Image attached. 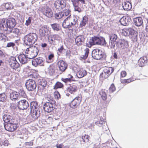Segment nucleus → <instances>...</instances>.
Returning a JSON list of instances; mask_svg holds the SVG:
<instances>
[{"instance_id": "de8ad7c7", "label": "nucleus", "mask_w": 148, "mask_h": 148, "mask_svg": "<svg viewBox=\"0 0 148 148\" xmlns=\"http://www.w3.org/2000/svg\"><path fill=\"white\" fill-rule=\"evenodd\" d=\"M62 12H63V14L64 17L69 15L68 16H69V17L70 18V16H71L70 14L71 11L70 10H65Z\"/></svg>"}, {"instance_id": "79ce46f5", "label": "nucleus", "mask_w": 148, "mask_h": 148, "mask_svg": "<svg viewBox=\"0 0 148 148\" xmlns=\"http://www.w3.org/2000/svg\"><path fill=\"white\" fill-rule=\"evenodd\" d=\"M31 110H38V104L36 102L32 101L30 104Z\"/></svg>"}, {"instance_id": "a211bd4d", "label": "nucleus", "mask_w": 148, "mask_h": 148, "mask_svg": "<svg viewBox=\"0 0 148 148\" xmlns=\"http://www.w3.org/2000/svg\"><path fill=\"white\" fill-rule=\"evenodd\" d=\"M8 27L7 24V22H5V19H1L0 23V28L1 30L3 32L7 31Z\"/></svg>"}, {"instance_id": "f8f14e48", "label": "nucleus", "mask_w": 148, "mask_h": 148, "mask_svg": "<svg viewBox=\"0 0 148 148\" xmlns=\"http://www.w3.org/2000/svg\"><path fill=\"white\" fill-rule=\"evenodd\" d=\"M75 24V22L74 23L71 21L69 16H68L64 21L62 25L64 28H69Z\"/></svg>"}, {"instance_id": "864d4df0", "label": "nucleus", "mask_w": 148, "mask_h": 148, "mask_svg": "<svg viewBox=\"0 0 148 148\" xmlns=\"http://www.w3.org/2000/svg\"><path fill=\"white\" fill-rule=\"evenodd\" d=\"M54 96L56 99H58L60 98V95L58 91L56 90L54 92Z\"/></svg>"}, {"instance_id": "6ab92c4d", "label": "nucleus", "mask_w": 148, "mask_h": 148, "mask_svg": "<svg viewBox=\"0 0 148 148\" xmlns=\"http://www.w3.org/2000/svg\"><path fill=\"white\" fill-rule=\"evenodd\" d=\"M110 40L111 45V48H114L115 46L114 42H116L118 37L116 35L114 34H111L109 36Z\"/></svg>"}, {"instance_id": "2eb2a0df", "label": "nucleus", "mask_w": 148, "mask_h": 148, "mask_svg": "<svg viewBox=\"0 0 148 148\" xmlns=\"http://www.w3.org/2000/svg\"><path fill=\"white\" fill-rule=\"evenodd\" d=\"M89 135L85 134L78 138V142L81 144H84L86 143H87L88 142L89 140Z\"/></svg>"}, {"instance_id": "4c0bfd02", "label": "nucleus", "mask_w": 148, "mask_h": 148, "mask_svg": "<svg viewBox=\"0 0 148 148\" xmlns=\"http://www.w3.org/2000/svg\"><path fill=\"white\" fill-rule=\"evenodd\" d=\"M51 40L52 41L55 40L60 41L61 39V37L58 34H53L51 36Z\"/></svg>"}, {"instance_id": "ddd939ff", "label": "nucleus", "mask_w": 148, "mask_h": 148, "mask_svg": "<svg viewBox=\"0 0 148 148\" xmlns=\"http://www.w3.org/2000/svg\"><path fill=\"white\" fill-rule=\"evenodd\" d=\"M29 106L28 102L26 100H21L18 102V106L20 109L23 110L26 109Z\"/></svg>"}, {"instance_id": "f3484780", "label": "nucleus", "mask_w": 148, "mask_h": 148, "mask_svg": "<svg viewBox=\"0 0 148 148\" xmlns=\"http://www.w3.org/2000/svg\"><path fill=\"white\" fill-rule=\"evenodd\" d=\"M78 90L77 85L75 84H72L70 85L69 86L66 88V91L71 94H74Z\"/></svg>"}, {"instance_id": "6e6552de", "label": "nucleus", "mask_w": 148, "mask_h": 148, "mask_svg": "<svg viewBox=\"0 0 148 148\" xmlns=\"http://www.w3.org/2000/svg\"><path fill=\"white\" fill-rule=\"evenodd\" d=\"M27 89L29 91H32L36 89V84L35 81L32 79L27 80L25 83Z\"/></svg>"}, {"instance_id": "5fc2aeb1", "label": "nucleus", "mask_w": 148, "mask_h": 148, "mask_svg": "<svg viewBox=\"0 0 148 148\" xmlns=\"http://www.w3.org/2000/svg\"><path fill=\"white\" fill-rule=\"evenodd\" d=\"M19 94L21 96L24 98H25L27 96L25 91L23 89L20 90Z\"/></svg>"}, {"instance_id": "e2e57ef3", "label": "nucleus", "mask_w": 148, "mask_h": 148, "mask_svg": "<svg viewBox=\"0 0 148 148\" xmlns=\"http://www.w3.org/2000/svg\"><path fill=\"white\" fill-rule=\"evenodd\" d=\"M15 45V43L12 42L8 43L7 45V47H13Z\"/></svg>"}, {"instance_id": "4468645a", "label": "nucleus", "mask_w": 148, "mask_h": 148, "mask_svg": "<svg viewBox=\"0 0 148 148\" xmlns=\"http://www.w3.org/2000/svg\"><path fill=\"white\" fill-rule=\"evenodd\" d=\"M58 65L60 71L63 72L67 69V65L63 60H60L58 62Z\"/></svg>"}, {"instance_id": "0e129e2a", "label": "nucleus", "mask_w": 148, "mask_h": 148, "mask_svg": "<svg viewBox=\"0 0 148 148\" xmlns=\"http://www.w3.org/2000/svg\"><path fill=\"white\" fill-rule=\"evenodd\" d=\"M67 78H69V79H70L71 81H73L74 80L73 79V77L72 76V75H71V74H68L67 75Z\"/></svg>"}, {"instance_id": "473e14b6", "label": "nucleus", "mask_w": 148, "mask_h": 148, "mask_svg": "<svg viewBox=\"0 0 148 148\" xmlns=\"http://www.w3.org/2000/svg\"><path fill=\"white\" fill-rule=\"evenodd\" d=\"M136 79L132 77L127 79H121L120 81L122 84H127L134 81Z\"/></svg>"}, {"instance_id": "ea45409f", "label": "nucleus", "mask_w": 148, "mask_h": 148, "mask_svg": "<svg viewBox=\"0 0 148 148\" xmlns=\"http://www.w3.org/2000/svg\"><path fill=\"white\" fill-rule=\"evenodd\" d=\"M64 86L62 83L59 82H57L54 86L53 89L56 90L58 88H62L64 87Z\"/></svg>"}, {"instance_id": "c756f323", "label": "nucleus", "mask_w": 148, "mask_h": 148, "mask_svg": "<svg viewBox=\"0 0 148 148\" xmlns=\"http://www.w3.org/2000/svg\"><path fill=\"white\" fill-rule=\"evenodd\" d=\"M7 33L8 34H10L11 33H13L16 35L18 36L21 34L20 30L18 28H13L11 29L10 30H8Z\"/></svg>"}, {"instance_id": "f257e3e1", "label": "nucleus", "mask_w": 148, "mask_h": 148, "mask_svg": "<svg viewBox=\"0 0 148 148\" xmlns=\"http://www.w3.org/2000/svg\"><path fill=\"white\" fill-rule=\"evenodd\" d=\"M37 35L34 33H30L25 36L24 41L27 45H31L33 44L37 41Z\"/></svg>"}, {"instance_id": "338daca9", "label": "nucleus", "mask_w": 148, "mask_h": 148, "mask_svg": "<svg viewBox=\"0 0 148 148\" xmlns=\"http://www.w3.org/2000/svg\"><path fill=\"white\" fill-rule=\"evenodd\" d=\"M147 22L145 24V30L148 33V19H146Z\"/></svg>"}, {"instance_id": "c9c22d12", "label": "nucleus", "mask_w": 148, "mask_h": 148, "mask_svg": "<svg viewBox=\"0 0 148 148\" xmlns=\"http://www.w3.org/2000/svg\"><path fill=\"white\" fill-rule=\"evenodd\" d=\"M99 94L100 95L103 101H106L107 99V95L105 90L102 89L99 92Z\"/></svg>"}, {"instance_id": "1a4fd4ad", "label": "nucleus", "mask_w": 148, "mask_h": 148, "mask_svg": "<svg viewBox=\"0 0 148 148\" xmlns=\"http://www.w3.org/2000/svg\"><path fill=\"white\" fill-rule=\"evenodd\" d=\"M91 39L94 45L97 44L104 45H106L105 40L103 37H97L94 36L92 37Z\"/></svg>"}, {"instance_id": "8fccbe9b", "label": "nucleus", "mask_w": 148, "mask_h": 148, "mask_svg": "<svg viewBox=\"0 0 148 148\" xmlns=\"http://www.w3.org/2000/svg\"><path fill=\"white\" fill-rule=\"evenodd\" d=\"M54 58V55L53 54H50L48 57V58L47 59V62L49 63L52 62L53 61V58Z\"/></svg>"}, {"instance_id": "423d86ee", "label": "nucleus", "mask_w": 148, "mask_h": 148, "mask_svg": "<svg viewBox=\"0 0 148 148\" xmlns=\"http://www.w3.org/2000/svg\"><path fill=\"white\" fill-rule=\"evenodd\" d=\"M82 97L81 95H79L74 99L69 104L70 107L75 109L79 106L82 100Z\"/></svg>"}, {"instance_id": "dca6fc26", "label": "nucleus", "mask_w": 148, "mask_h": 148, "mask_svg": "<svg viewBox=\"0 0 148 148\" xmlns=\"http://www.w3.org/2000/svg\"><path fill=\"white\" fill-rule=\"evenodd\" d=\"M7 24L10 29L14 28L16 24L15 19L13 18H10L6 20Z\"/></svg>"}, {"instance_id": "e433bc0d", "label": "nucleus", "mask_w": 148, "mask_h": 148, "mask_svg": "<svg viewBox=\"0 0 148 148\" xmlns=\"http://www.w3.org/2000/svg\"><path fill=\"white\" fill-rule=\"evenodd\" d=\"M89 49L88 48H86L84 50L85 52L82 55L80 56V58L84 60L86 59L88 57L89 53Z\"/></svg>"}, {"instance_id": "b1692460", "label": "nucleus", "mask_w": 148, "mask_h": 148, "mask_svg": "<svg viewBox=\"0 0 148 148\" xmlns=\"http://www.w3.org/2000/svg\"><path fill=\"white\" fill-rule=\"evenodd\" d=\"M85 38L83 35H79L77 36L75 39L76 44L78 46L80 45L84 42Z\"/></svg>"}, {"instance_id": "774afa93", "label": "nucleus", "mask_w": 148, "mask_h": 148, "mask_svg": "<svg viewBox=\"0 0 148 148\" xmlns=\"http://www.w3.org/2000/svg\"><path fill=\"white\" fill-rule=\"evenodd\" d=\"M63 146V144L62 143L60 144H57L56 146L57 148H62Z\"/></svg>"}, {"instance_id": "9d476101", "label": "nucleus", "mask_w": 148, "mask_h": 148, "mask_svg": "<svg viewBox=\"0 0 148 148\" xmlns=\"http://www.w3.org/2000/svg\"><path fill=\"white\" fill-rule=\"evenodd\" d=\"M56 103L46 102L43 105L44 111L47 112H50L55 108Z\"/></svg>"}, {"instance_id": "c85d7f7f", "label": "nucleus", "mask_w": 148, "mask_h": 148, "mask_svg": "<svg viewBox=\"0 0 148 148\" xmlns=\"http://www.w3.org/2000/svg\"><path fill=\"white\" fill-rule=\"evenodd\" d=\"M56 67L55 65L52 64L50 65L48 68V73L51 75H54L55 74Z\"/></svg>"}, {"instance_id": "6e6d98bb", "label": "nucleus", "mask_w": 148, "mask_h": 148, "mask_svg": "<svg viewBox=\"0 0 148 148\" xmlns=\"http://www.w3.org/2000/svg\"><path fill=\"white\" fill-rule=\"evenodd\" d=\"M53 117L48 116L46 120V122L49 124L51 123L53 120Z\"/></svg>"}, {"instance_id": "2f4dec72", "label": "nucleus", "mask_w": 148, "mask_h": 148, "mask_svg": "<svg viewBox=\"0 0 148 148\" xmlns=\"http://www.w3.org/2000/svg\"><path fill=\"white\" fill-rule=\"evenodd\" d=\"M87 74L86 71L83 69H80L77 73V75L79 78H81L86 75Z\"/></svg>"}, {"instance_id": "20e7f679", "label": "nucleus", "mask_w": 148, "mask_h": 148, "mask_svg": "<svg viewBox=\"0 0 148 148\" xmlns=\"http://www.w3.org/2000/svg\"><path fill=\"white\" fill-rule=\"evenodd\" d=\"M114 70L113 67L105 66L102 72L100 74V78L102 79L107 78L113 72Z\"/></svg>"}, {"instance_id": "a878e982", "label": "nucleus", "mask_w": 148, "mask_h": 148, "mask_svg": "<svg viewBox=\"0 0 148 148\" xmlns=\"http://www.w3.org/2000/svg\"><path fill=\"white\" fill-rule=\"evenodd\" d=\"M131 21L130 18L128 16L123 17L119 20L121 24L123 25L126 26Z\"/></svg>"}, {"instance_id": "f03ea898", "label": "nucleus", "mask_w": 148, "mask_h": 148, "mask_svg": "<svg viewBox=\"0 0 148 148\" xmlns=\"http://www.w3.org/2000/svg\"><path fill=\"white\" fill-rule=\"evenodd\" d=\"M39 52L37 47L34 46H30L27 48L25 51V53L27 54L29 59H32L35 57L38 54Z\"/></svg>"}, {"instance_id": "a19ab883", "label": "nucleus", "mask_w": 148, "mask_h": 148, "mask_svg": "<svg viewBox=\"0 0 148 148\" xmlns=\"http://www.w3.org/2000/svg\"><path fill=\"white\" fill-rule=\"evenodd\" d=\"M88 21V18L86 16H84L83 18L82 21L80 23V26L81 27H83L86 25V24Z\"/></svg>"}, {"instance_id": "7ed1b4c3", "label": "nucleus", "mask_w": 148, "mask_h": 148, "mask_svg": "<svg viewBox=\"0 0 148 148\" xmlns=\"http://www.w3.org/2000/svg\"><path fill=\"white\" fill-rule=\"evenodd\" d=\"M92 56L95 59L105 60L106 57V53L98 49H94L92 52Z\"/></svg>"}, {"instance_id": "69168bd1", "label": "nucleus", "mask_w": 148, "mask_h": 148, "mask_svg": "<svg viewBox=\"0 0 148 148\" xmlns=\"http://www.w3.org/2000/svg\"><path fill=\"white\" fill-rule=\"evenodd\" d=\"M9 143H8V140H5L3 142V146H8V145H9Z\"/></svg>"}, {"instance_id": "a18cd8bd", "label": "nucleus", "mask_w": 148, "mask_h": 148, "mask_svg": "<svg viewBox=\"0 0 148 148\" xmlns=\"http://www.w3.org/2000/svg\"><path fill=\"white\" fill-rule=\"evenodd\" d=\"M55 16V18L58 19H60L63 17H64L63 14L62 12H60L56 13Z\"/></svg>"}, {"instance_id": "13d9d810", "label": "nucleus", "mask_w": 148, "mask_h": 148, "mask_svg": "<svg viewBox=\"0 0 148 148\" xmlns=\"http://www.w3.org/2000/svg\"><path fill=\"white\" fill-rule=\"evenodd\" d=\"M94 45L91 39L90 40V41L88 43H86V46L89 48H90L92 46Z\"/></svg>"}, {"instance_id": "4d7b16f0", "label": "nucleus", "mask_w": 148, "mask_h": 148, "mask_svg": "<svg viewBox=\"0 0 148 148\" xmlns=\"http://www.w3.org/2000/svg\"><path fill=\"white\" fill-rule=\"evenodd\" d=\"M6 36L4 34L0 33V40L2 41H5V38Z\"/></svg>"}, {"instance_id": "bf43d9fd", "label": "nucleus", "mask_w": 148, "mask_h": 148, "mask_svg": "<svg viewBox=\"0 0 148 148\" xmlns=\"http://www.w3.org/2000/svg\"><path fill=\"white\" fill-rule=\"evenodd\" d=\"M61 80L62 81L66 83L68 82H72L71 81V80L69 78H62Z\"/></svg>"}, {"instance_id": "c03bdc74", "label": "nucleus", "mask_w": 148, "mask_h": 148, "mask_svg": "<svg viewBox=\"0 0 148 148\" xmlns=\"http://www.w3.org/2000/svg\"><path fill=\"white\" fill-rule=\"evenodd\" d=\"M7 99V96L5 93L0 94V101H5Z\"/></svg>"}, {"instance_id": "0eeeda50", "label": "nucleus", "mask_w": 148, "mask_h": 148, "mask_svg": "<svg viewBox=\"0 0 148 148\" xmlns=\"http://www.w3.org/2000/svg\"><path fill=\"white\" fill-rule=\"evenodd\" d=\"M41 12L48 18H51L53 16V12L50 8L47 5L42 7L41 8Z\"/></svg>"}, {"instance_id": "bb28decb", "label": "nucleus", "mask_w": 148, "mask_h": 148, "mask_svg": "<svg viewBox=\"0 0 148 148\" xmlns=\"http://www.w3.org/2000/svg\"><path fill=\"white\" fill-rule=\"evenodd\" d=\"M133 21L135 25L137 26H140L143 23L142 18L140 17L134 18Z\"/></svg>"}, {"instance_id": "680f3d73", "label": "nucleus", "mask_w": 148, "mask_h": 148, "mask_svg": "<svg viewBox=\"0 0 148 148\" xmlns=\"http://www.w3.org/2000/svg\"><path fill=\"white\" fill-rule=\"evenodd\" d=\"M127 75V73L125 71H122L121 72V77H124Z\"/></svg>"}, {"instance_id": "603ef678", "label": "nucleus", "mask_w": 148, "mask_h": 148, "mask_svg": "<svg viewBox=\"0 0 148 148\" xmlns=\"http://www.w3.org/2000/svg\"><path fill=\"white\" fill-rule=\"evenodd\" d=\"M16 61V60L15 57L11 56L9 59V62L10 65L12 64V63H14L15 61Z\"/></svg>"}, {"instance_id": "052dcab7", "label": "nucleus", "mask_w": 148, "mask_h": 148, "mask_svg": "<svg viewBox=\"0 0 148 148\" xmlns=\"http://www.w3.org/2000/svg\"><path fill=\"white\" fill-rule=\"evenodd\" d=\"M32 18L29 17L28 19L26 21L25 24L27 26L29 25L31 23Z\"/></svg>"}, {"instance_id": "cd10ccee", "label": "nucleus", "mask_w": 148, "mask_h": 148, "mask_svg": "<svg viewBox=\"0 0 148 148\" xmlns=\"http://www.w3.org/2000/svg\"><path fill=\"white\" fill-rule=\"evenodd\" d=\"M123 7L124 10H130L132 8L131 3L128 1H127L124 2L123 4Z\"/></svg>"}, {"instance_id": "49530a36", "label": "nucleus", "mask_w": 148, "mask_h": 148, "mask_svg": "<svg viewBox=\"0 0 148 148\" xmlns=\"http://www.w3.org/2000/svg\"><path fill=\"white\" fill-rule=\"evenodd\" d=\"M46 99L48 101L46 102L56 103V102L54 99L50 95H48Z\"/></svg>"}, {"instance_id": "4be33fe9", "label": "nucleus", "mask_w": 148, "mask_h": 148, "mask_svg": "<svg viewBox=\"0 0 148 148\" xmlns=\"http://www.w3.org/2000/svg\"><path fill=\"white\" fill-rule=\"evenodd\" d=\"M74 8V11L80 13L82 11L81 9L79 7V2L78 0H71Z\"/></svg>"}, {"instance_id": "3c124183", "label": "nucleus", "mask_w": 148, "mask_h": 148, "mask_svg": "<svg viewBox=\"0 0 148 148\" xmlns=\"http://www.w3.org/2000/svg\"><path fill=\"white\" fill-rule=\"evenodd\" d=\"M116 90V87L114 84H112L110 86L109 91L110 93H112Z\"/></svg>"}, {"instance_id": "412c9836", "label": "nucleus", "mask_w": 148, "mask_h": 148, "mask_svg": "<svg viewBox=\"0 0 148 148\" xmlns=\"http://www.w3.org/2000/svg\"><path fill=\"white\" fill-rule=\"evenodd\" d=\"M49 32L48 28L46 26L42 27L40 29L39 34L42 36H44L47 35Z\"/></svg>"}, {"instance_id": "9b49d317", "label": "nucleus", "mask_w": 148, "mask_h": 148, "mask_svg": "<svg viewBox=\"0 0 148 148\" xmlns=\"http://www.w3.org/2000/svg\"><path fill=\"white\" fill-rule=\"evenodd\" d=\"M18 127V124L12 123V121L10 123L4 125L5 129L11 132H14L17 129Z\"/></svg>"}, {"instance_id": "37998d69", "label": "nucleus", "mask_w": 148, "mask_h": 148, "mask_svg": "<svg viewBox=\"0 0 148 148\" xmlns=\"http://www.w3.org/2000/svg\"><path fill=\"white\" fill-rule=\"evenodd\" d=\"M52 28L54 30L58 31L61 29V28L59 25L56 23H55L51 25Z\"/></svg>"}, {"instance_id": "5701e85b", "label": "nucleus", "mask_w": 148, "mask_h": 148, "mask_svg": "<svg viewBox=\"0 0 148 148\" xmlns=\"http://www.w3.org/2000/svg\"><path fill=\"white\" fill-rule=\"evenodd\" d=\"M148 62V60L146 56H143L140 58L138 60V65L140 66H145Z\"/></svg>"}, {"instance_id": "393cba45", "label": "nucleus", "mask_w": 148, "mask_h": 148, "mask_svg": "<svg viewBox=\"0 0 148 148\" xmlns=\"http://www.w3.org/2000/svg\"><path fill=\"white\" fill-rule=\"evenodd\" d=\"M43 62V58L41 57H39L35 59H34L32 61V65L36 67L37 66L42 64Z\"/></svg>"}, {"instance_id": "7c9ffc66", "label": "nucleus", "mask_w": 148, "mask_h": 148, "mask_svg": "<svg viewBox=\"0 0 148 148\" xmlns=\"http://www.w3.org/2000/svg\"><path fill=\"white\" fill-rule=\"evenodd\" d=\"M19 95L18 93L16 91L12 92L10 95V98L11 100L13 101H15L18 99V97Z\"/></svg>"}, {"instance_id": "72a5a7b5", "label": "nucleus", "mask_w": 148, "mask_h": 148, "mask_svg": "<svg viewBox=\"0 0 148 148\" xmlns=\"http://www.w3.org/2000/svg\"><path fill=\"white\" fill-rule=\"evenodd\" d=\"M38 110H31V115L32 119H36L38 117L39 114H38Z\"/></svg>"}, {"instance_id": "aec40b11", "label": "nucleus", "mask_w": 148, "mask_h": 148, "mask_svg": "<svg viewBox=\"0 0 148 148\" xmlns=\"http://www.w3.org/2000/svg\"><path fill=\"white\" fill-rule=\"evenodd\" d=\"M18 59L20 62L22 64L27 63L28 61V56L23 54H21L18 56Z\"/></svg>"}, {"instance_id": "f704fd0d", "label": "nucleus", "mask_w": 148, "mask_h": 148, "mask_svg": "<svg viewBox=\"0 0 148 148\" xmlns=\"http://www.w3.org/2000/svg\"><path fill=\"white\" fill-rule=\"evenodd\" d=\"M3 120L4 122L7 123H10L12 121L11 116L8 114H5L3 115Z\"/></svg>"}, {"instance_id": "09e8293b", "label": "nucleus", "mask_w": 148, "mask_h": 148, "mask_svg": "<svg viewBox=\"0 0 148 148\" xmlns=\"http://www.w3.org/2000/svg\"><path fill=\"white\" fill-rule=\"evenodd\" d=\"M10 66L13 69H16L18 68L19 66V64L17 61H15L14 63H12V64L10 65Z\"/></svg>"}, {"instance_id": "39448f33", "label": "nucleus", "mask_w": 148, "mask_h": 148, "mask_svg": "<svg viewBox=\"0 0 148 148\" xmlns=\"http://www.w3.org/2000/svg\"><path fill=\"white\" fill-rule=\"evenodd\" d=\"M53 5L56 10L61 11L66 7L67 1L66 0H57L55 1Z\"/></svg>"}, {"instance_id": "58836bf2", "label": "nucleus", "mask_w": 148, "mask_h": 148, "mask_svg": "<svg viewBox=\"0 0 148 148\" xmlns=\"http://www.w3.org/2000/svg\"><path fill=\"white\" fill-rule=\"evenodd\" d=\"M47 85V82L44 80H42L39 83L38 86L42 89H43Z\"/></svg>"}]
</instances>
